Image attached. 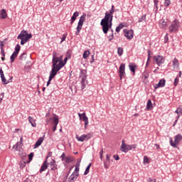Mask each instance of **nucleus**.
<instances>
[{"label": "nucleus", "mask_w": 182, "mask_h": 182, "mask_svg": "<svg viewBox=\"0 0 182 182\" xmlns=\"http://www.w3.org/2000/svg\"><path fill=\"white\" fill-rule=\"evenodd\" d=\"M53 67L50 73L48 81L47 82V86L50 85L52 80L56 76L59 70L65 66L63 63V55L58 57V53L54 52L53 53Z\"/></svg>", "instance_id": "1"}, {"label": "nucleus", "mask_w": 182, "mask_h": 182, "mask_svg": "<svg viewBox=\"0 0 182 182\" xmlns=\"http://www.w3.org/2000/svg\"><path fill=\"white\" fill-rule=\"evenodd\" d=\"M113 21V15L109 14V12L105 13V18L102 19L100 25L102 26V31L104 33H107L109 29L112 28V22Z\"/></svg>", "instance_id": "2"}, {"label": "nucleus", "mask_w": 182, "mask_h": 182, "mask_svg": "<svg viewBox=\"0 0 182 182\" xmlns=\"http://www.w3.org/2000/svg\"><path fill=\"white\" fill-rule=\"evenodd\" d=\"M32 38L31 33H28L25 30L21 31V33L17 36V39H21V45H25L29 39Z\"/></svg>", "instance_id": "3"}, {"label": "nucleus", "mask_w": 182, "mask_h": 182, "mask_svg": "<svg viewBox=\"0 0 182 182\" xmlns=\"http://www.w3.org/2000/svg\"><path fill=\"white\" fill-rule=\"evenodd\" d=\"M50 122H53L52 123L54 125L53 127V132H56V128L59 124V117L57 115H54L53 117L47 118L46 119L47 124Z\"/></svg>", "instance_id": "4"}, {"label": "nucleus", "mask_w": 182, "mask_h": 182, "mask_svg": "<svg viewBox=\"0 0 182 182\" xmlns=\"http://www.w3.org/2000/svg\"><path fill=\"white\" fill-rule=\"evenodd\" d=\"M136 147H137L136 144L127 145L124 143V140H122L120 150L121 151H123V153H127V151L133 150V149H136Z\"/></svg>", "instance_id": "5"}, {"label": "nucleus", "mask_w": 182, "mask_h": 182, "mask_svg": "<svg viewBox=\"0 0 182 182\" xmlns=\"http://www.w3.org/2000/svg\"><path fill=\"white\" fill-rule=\"evenodd\" d=\"M180 28V21L177 19H175L172 21L171 26H169V32H178Z\"/></svg>", "instance_id": "6"}, {"label": "nucleus", "mask_w": 182, "mask_h": 182, "mask_svg": "<svg viewBox=\"0 0 182 182\" xmlns=\"http://www.w3.org/2000/svg\"><path fill=\"white\" fill-rule=\"evenodd\" d=\"M93 137V135L90 133L82 134L80 136L78 135H75V139L77 140V141H87V140H90V138Z\"/></svg>", "instance_id": "7"}, {"label": "nucleus", "mask_w": 182, "mask_h": 182, "mask_svg": "<svg viewBox=\"0 0 182 182\" xmlns=\"http://www.w3.org/2000/svg\"><path fill=\"white\" fill-rule=\"evenodd\" d=\"M182 140V135L181 134H177L174 137V141H173V139H170V144L172 146V147H176L178 146V144H180V141Z\"/></svg>", "instance_id": "8"}, {"label": "nucleus", "mask_w": 182, "mask_h": 182, "mask_svg": "<svg viewBox=\"0 0 182 182\" xmlns=\"http://www.w3.org/2000/svg\"><path fill=\"white\" fill-rule=\"evenodd\" d=\"M86 19V14H83L78 21V24L77 26V31L75 33V35H79L80 33V31H82V26H83V22H85V20Z\"/></svg>", "instance_id": "9"}, {"label": "nucleus", "mask_w": 182, "mask_h": 182, "mask_svg": "<svg viewBox=\"0 0 182 182\" xmlns=\"http://www.w3.org/2000/svg\"><path fill=\"white\" fill-rule=\"evenodd\" d=\"M126 64L121 63L119 69V79L122 80L123 77H125L126 76Z\"/></svg>", "instance_id": "10"}, {"label": "nucleus", "mask_w": 182, "mask_h": 182, "mask_svg": "<svg viewBox=\"0 0 182 182\" xmlns=\"http://www.w3.org/2000/svg\"><path fill=\"white\" fill-rule=\"evenodd\" d=\"M21 50V46H19V44H17L15 47V50L13 53V54L11 55L10 59H11V63L15 62V58H17L18 54L19 53V51Z\"/></svg>", "instance_id": "11"}, {"label": "nucleus", "mask_w": 182, "mask_h": 182, "mask_svg": "<svg viewBox=\"0 0 182 182\" xmlns=\"http://www.w3.org/2000/svg\"><path fill=\"white\" fill-rule=\"evenodd\" d=\"M81 77H82L81 89H82V90H83V89L86 88V84L87 83V81L86 80V71H85V70L81 71Z\"/></svg>", "instance_id": "12"}, {"label": "nucleus", "mask_w": 182, "mask_h": 182, "mask_svg": "<svg viewBox=\"0 0 182 182\" xmlns=\"http://www.w3.org/2000/svg\"><path fill=\"white\" fill-rule=\"evenodd\" d=\"M154 60L158 66H161L164 63L165 59L161 55H154L153 57Z\"/></svg>", "instance_id": "13"}, {"label": "nucleus", "mask_w": 182, "mask_h": 182, "mask_svg": "<svg viewBox=\"0 0 182 182\" xmlns=\"http://www.w3.org/2000/svg\"><path fill=\"white\" fill-rule=\"evenodd\" d=\"M23 140V138L21 136L20 138V141L17 142L16 144L13 146L14 150H16V151H20L21 147L22 146V141Z\"/></svg>", "instance_id": "14"}, {"label": "nucleus", "mask_w": 182, "mask_h": 182, "mask_svg": "<svg viewBox=\"0 0 182 182\" xmlns=\"http://www.w3.org/2000/svg\"><path fill=\"white\" fill-rule=\"evenodd\" d=\"M124 36L125 38H127V39H132L133 38V31L132 30H127V29H124Z\"/></svg>", "instance_id": "15"}, {"label": "nucleus", "mask_w": 182, "mask_h": 182, "mask_svg": "<svg viewBox=\"0 0 182 182\" xmlns=\"http://www.w3.org/2000/svg\"><path fill=\"white\" fill-rule=\"evenodd\" d=\"M49 164L50 166L52 171H56V170H58V165L56 164V161L52 159Z\"/></svg>", "instance_id": "16"}, {"label": "nucleus", "mask_w": 182, "mask_h": 182, "mask_svg": "<svg viewBox=\"0 0 182 182\" xmlns=\"http://www.w3.org/2000/svg\"><path fill=\"white\" fill-rule=\"evenodd\" d=\"M166 85V80L164 79L160 80L159 83L155 85V89H159V87H164Z\"/></svg>", "instance_id": "17"}, {"label": "nucleus", "mask_w": 182, "mask_h": 182, "mask_svg": "<svg viewBox=\"0 0 182 182\" xmlns=\"http://www.w3.org/2000/svg\"><path fill=\"white\" fill-rule=\"evenodd\" d=\"M1 77L3 85H8V83H11L12 82V79H14V77H11L10 80H7L6 78H5V75L1 76Z\"/></svg>", "instance_id": "18"}, {"label": "nucleus", "mask_w": 182, "mask_h": 182, "mask_svg": "<svg viewBox=\"0 0 182 182\" xmlns=\"http://www.w3.org/2000/svg\"><path fill=\"white\" fill-rule=\"evenodd\" d=\"M47 169H48V161L46 160L41 167L40 173H42L43 171H46Z\"/></svg>", "instance_id": "19"}, {"label": "nucleus", "mask_w": 182, "mask_h": 182, "mask_svg": "<svg viewBox=\"0 0 182 182\" xmlns=\"http://www.w3.org/2000/svg\"><path fill=\"white\" fill-rule=\"evenodd\" d=\"M172 66L173 68V69H178V67L180 66V64L178 63V59L177 58H174L172 61Z\"/></svg>", "instance_id": "20"}, {"label": "nucleus", "mask_w": 182, "mask_h": 182, "mask_svg": "<svg viewBox=\"0 0 182 182\" xmlns=\"http://www.w3.org/2000/svg\"><path fill=\"white\" fill-rule=\"evenodd\" d=\"M78 116L80 119H82V120L83 122H85V123L89 122V118H87V117L86 116V113L85 112L82 114L78 113Z\"/></svg>", "instance_id": "21"}, {"label": "nucleus", "mask_w": 182, "mask_h": 182, "mask_svg": "<svg viewBox=\"0 0 182 182\" xmlns=\"http://www.w3.org/2000/svg\"><path fill=\"white\" fill-rule=\"evenodd\" d=\"M77 177H79V173L73 172L72 175L69 177V180H70V181H75V180H76Z\"/></svg>", "instance_id": "22"}, {"label": "nucleus", "mask_w": 182, "mask_h": 182, "mask_svg": "<svg viewBox=\"0 0 182 182\" xmlns=\"http://www.w3.org/2000/svg\"><path fill=\"white\" fill-rule=\"evenodd\" d=\"M0 15L1 19H6V18H8V14H6V10L5 9L1 10Z\"/></svg>", "instance_id": "23"}, {"label": "nucleus", "mask_w": 182, "mask_h": 182, "mask_svg": "<svg viewBox=\"0 0 182 182\" xmlns=\"http://www.w3.org/2000/svg\"><path fill=\"white\" fill-rule=\"evenodd\" d=\"M43 142V138L40 137L38 139V141L36 142V144L34 145V149H37V147H39V146H41V144H42Z\"/></svg>", "instance_id": "24"}, {"label": "nucleus", "mask_w": 182, "mask_h": 182, "mask_svg": "<svg viewBox=\"0 0 182 182\" xmlns=\"http://www.w3.org/2000/svg\"><path fill=\"white\" fill-rule=\"evenodd\" d=\"M159 26L160 28H162V29H164V28L167 27V22H166L164 19H161L159 21Z\"/></svg>", "instance_id": "25"}, {"label": "nucleus", "mask_w": 182, "mask_h": 182, "mask_svg": "<svg viewBox=\"0 0 182 182\" xmlns=\"http://www.w3.org/2000/svg\"><path fill=\"white\" fill-rule=\"evenodd\" d=\"M29 163V161H28L27 160H21L19 162V167L20 168H24V167L26 166V164Z\"/></svg>", "instance_id": "26"}, {"label": "nucleus", "mask_w": 182, "mask_h": 182, "mask_svg": "<svg viewBox=\"0 0 182 182\" xmlns=\"http://www.w3.org/2000/svg\"><path fill=\"white\" fill-rule=\"evenodd\" d=\"M28 122L33 127H36V121L32 117H28Z\"/></svg>", "instance_id": "27"}, {"label": "nucleus", "mask_w": 182, "mask_h": 182, "mask_svg": "<svg viewBox=\"0 0 182 182\" xmlns=\"http://www.w3.org/2000/svg\"><path fill=\"white\" fill-rule=\"evenodd\" d=\"M79 16V12L76 11L73 14V16L71 17V23H73L75 21H76V17Z\"/></svg>", "instance_id": "28"}, {"label": "nucleus", "mask_w": 182, "mask_h": 182, "mask_svg": "<svg viewBox=\"0 0 182 182\" xmlns=\"http://www.w3.org/2000/svg\"><path fill=\"white\" fill-rule=\"evenodd\" d=\"M129 70H131V72H132L134 75V73H136V69L137 68V65H129Z\"/></svg>", "instance_id": "29"}, {"label": "nucleus", "mask_w": 182, "mask_h": 182, "mask_svg": "<svg viewBox=\"0 0 182 182\" xmlns=\"http://www.w3.org/2000/svg\"><path fill=\"white\" fill-rule=\"evenodd\" d=\"M65 160L67 164H69V163H72V161H74L75 158H73V156H67L65 158Z\"/></svg>", "instance_id": "30"}, {"label": "nucleus", "mask_w": 182, "mask_h": 182, "mask_svg": "<svg viewBox=\"0 0 182 182\" xmlns=\"http://www.w3.org/2000/svg\"><path fill=\"white\" fill-rule=\"evenodd\" d=\"M146 109L147 110H150L153 109V104L151 103V100H149L147 105H146Z\"/></svg>", "instance_id": "31"}, {"label": "nucleus", "mask_w": 182, "mask_h": 182, "mask_svg": "<svg viewBox=\"0 0 182 182\" xmlns=\"http://www.w3.org/2000/svg\"><path fill=\"white\" fill-rule=\"evenodd\" d=\"M90 167H92V164H90L86 168L85 171L84 172V176H87L89 174V171L90 170Z\"/></svg>", "instance_id": "32"}, {"label": "nucleus", "mask_w": 182, "mask_h": 182, "mask_svg": "<svg viewBox=\"0 0 182 182\" xmlns=\"http://www.w3.org/2000/svg\"><path fill=\"white\" fill-rule=\"evenodd\" d=\"M90 55V50H87V51H85L84 53H83V58L84 59H87V58H89V55Z\"/></svg>", "instance_id": "33"}, {"label": "nucleus", "mask_w": 182, "mask_h": 182, "mask_svg": "<svg viewBox=\"0 0 182 182\" xmlns=\"http://www.w3.org/2000/svg\"><path fill=\"white\" fill-rule=\"evenodd\" d=\"M117 53L119 56H122L123 55V48L119 47L117 49Z\"/></svg>", "instance_id": "34"}, {"label": "nucleus", "mask_w": 182, "mask_h": 182, "mask_svg": "<svg viewBox=\"0 0 182 182\" xmlns=\"http://www.w3.org/2000/svg\"><path fill=\"white\" fill-rule=\"evenodd\" d=\"M124 26L123 23L119 24L115 29L116 32H120V30L123 29Z\"/></svg>", "instance_id": "35"}, {"label": "nucleus", "mask_w": 182, "mask_h": 182, "mask_svg": "<svg viewBox=\"0 0 182 182\" xmlns=\"http://www.w3.org/2000/svg\"><path fill=\"white\" fill-rule=\"evenodd\" d=\"M26 58V53H23L19 56L20 60H23V59H25Z\"/></svg>", "instance_id": "36"}, {"label": "nucleus", "mask_w": 182, "mask_h": 182, "mask_svg": "<svg viewBox=\"0 0 182 182\" xmlns=\"http://www.w3.org/2000/svg\"><path fill=\"white\" fill-rule=\"evenodd\" d=\"M33 159V152H31L30 154H28V160L29 163L32 161V159Z\"/></svg>", "instance_id": "37"}, {"label": "nucleus", "mask_w": 182, "mask_h": 182, "mask_svg": "<svg viewBox=\"0 0 182 182\" xmlns=\"http://www.w3.org/2000/svg\"><path fill=\"white\" fill-rule=\"evenodd\" d=\"M20 156L21 160H26V153H22Z\"/></svg>", "instance_id": "38"}, {"label": "nucleus", "mask_w": 182, "mask_h": 182, "mask_svg": "<svg viewBox=\"0 0 182 182\" xmlns=\"http://www.w3.org/2000/svg\"><path fill=\"white\" fill-rule=\"evenodd\" d=\"M154 4L155 8H156V9H159V0H154Z\"/></svg>", "instance_id": "39"}, {"label": "nucleus", "mask_w": 182, "mask_h": 182, "mask_svg": "<svg viewBox=\"0 0 182 182\" xmlns=\"http://www.w3.org/2000/svg\"><path fill=\"white\" fill-rule=\"evenodd\" d=\"M171 4L170 0H165L164 5L165 6H169V5Z\"/></svg>", "instance_id": "40"}, {"label": "nucleus", "mask_w": 182, "mask_h": 182, "mask_svg": "<svg viewBox=\"0 0 182 182\" xmlns=\"http://www.w3.org/2000/svg\"><path fill=\"white\" fill-rule=\"evenodd\" d=\"M106 160L108 161V166L110 165V155L107 154L106 155Z\"/></svg>", "instance_id": "41"}, {"label": "nucleus", "mask_w": 182, "mask_h": 182, "mask_svg": "<svg viewBox=\"0 0 182 182\" xmlns=\"http://www.w3.org/2000/svg\"><path fill=\"white\" fill-rule=\"evenodd\" d=\"M150 53H151V51L148 50V59H147V62H146V66H148V65H149V60H150Z\"/></svg>", "instance_id": "42"}, {"label": "nucleus", "mask_w": 182, "mask_h": 182, "mask_svg": "<svg viewBox=\"0 0 182 182\" xmlns=\"http://www.w3.org/2000/svg\"><path fill=\"white\" fill-rule=\"evenodd\" d=\"M177 114H179V113H181V114H182V109L181 108H178L176 112H175Z\"/></svg>", "instance_id": "43"}, {"label": "nucleus", "mask_w": 182, "mask_h": 182, "mask_svg": "<svg viewBox=\"0 0 182 182\" xmlns=\"http://www.w3.org/2000/svg\"><path fill=\"white\" fill-rule=\"evenodd\" d=\"M146 20V16H142L138 21V22H143V21Z\"/></svg>", "instance_id": "44"}, {"label": "nucleus", "mask_w": 182, "mask_h": 182, "mask_svg": "<svg viewBox=\"0 0 182 182\" xmlns=\"http://www.w3.org/2000/svg\"><path fill=\"white\" fill-rule=\"evenodd\" d=\"M148 78H149V74H147V73H144V74L142 75V79L146 80V79H148Z\"/></svg>", "instance_id": "45"}, {"label": "nucleus", "mask_w": 182, "mask_h": 182, "mask_svg": "<svg viewBox=\"0 0 182 182\" xmlns=\"http://www.w3.org/2000/svg\"><path fill=\"white\" fill-rule=\"evenodd\" d=\"M144 163L149 164V157H147L146 156H144Z\"/></svg>", "instance_id": "46"}, {"label": "nucleus", "mask_w": 182, "mask_h": 182, "mask_svg": "<svg viewBox=\"0 0 182 182\" xmlns=\"http://www.w3.org/2000/svg\"><path fill=\"white\" fill-rule=\"evenodd\" d=\"M113 157H114V160H120V157L119 156V155H116V154H114V156H113Z\"/></svg>", "instance_id": "47"}, {"label": "nucleus", "mask_w": 182, "mask_h": 182, "mask_svg": "<svg viewBox=\"0 0 182 182\" xmlns=\"http://www.w3.org/2000/svg\"><path fill=\"white\" fill-rule=\"evenodd\" d=\"M174 85L175 86H177L178 85V78H175Z\"/></svg>", "instance_id": "48"}, {"label": "nucleus", "mask_w": 182, "mask_h": 182, "mask_svg": "<svg viewBox=\"0 0 182 182\" xmlns=\"http://www.w3.org/2000/svg\"><path fill=\"white\" fill-rule=\"evenodd\" d=\"M100 157L101 159H103V149H101V151L100 152Z\"/></svg>", "instance_id": "49"}, {"label": "nucleus", "mask_w": 182, "mask_h": 182, "mask_svg": "<svg viewBox=\"0 0 182 182\" xmlns=\"http://www.w3.org/2000/svg\"><path fill=\"white\" fill-rule=\"evenodd\" d=\"M147 182H156V179L151 178H149Z\"/></svg>", "instance_id": "50"}, {"label": "nucleus", "mask_w": 182, "mask_h": 182, "mask_svg": "<svg viewBox=\"0 0 182 182\" xmlns=\"http://www.w3.org/2000/svg\"><path fill=\"white\" fill-rule=\"evenodd\" d=\"M1 56L5 57V50H4V48H1Z\"/></svg>", "instance_id": "51"}, {"label": "nucleus", "mask_w": 182, "mask_h": 182, "mask_svg": "<svg viewBox=\"0 0 182 182\" xmlns=\"http://www.w3.org/2000/svg\"><path fill=\"white\" fill-rule=\"evenodd\" d=\"M114 38V34L112 33L111 36H109V41H113V38Z\"/></svg>", "instance_id": "52"}, {"label": "nucleus", "mask_w": 182, "mask_h": 182, "mask_svg": "<svg viewBox=\"0 0 182 182\" xmlns=\"http://www.w3.org/2000/svg\"><path fill=\"white\" fill-rule=\"evenodd\" d=\"M65 153H63L62 155L60 156V159H61L62 161H63V160H65Z\"/></svg>", "instance_id": "53"}, {"label": "nucleus", "mask_w": 182, "mask_h": 182, "mask_svg": "<svg viewBox=\"0 0 182 182\" xmlns=\"http://www.w3.org/2000/svg\"><path fill=\"white\" fill-rule=\"evenodd\" d=\"M79 170H80V168H79V167L75 166V169L74 173H77V174H79Z\"/></svg>", "instance_id": "54"}, {"label": "nucleus", "mask_w": 182, "mask_h": 182, "mask_svg": "<svg viewBox=\"0 0 182 182\" xmlns=\"http://www.w3.org/2000/svg\"><path fill=\"white\" fill-rule=\"evenodd\" d=\"M66 40V35H63V37H62V38H61V43H62V42H63L64 41H65Z\"/></svg>", "instance_id": "55"}, {"label": "nucleus", "mask_w": 182, "mask_h": 182, "mask_svg": "<svg viewBox=\"0 0 182 182\" xmlns=\"http://www.w3.org/2000/svg\"><path fill=\"white\" fill-rule=\"evenodd\" d=\"M0 75H1V77L5 76V75H4V71L2 70V68L0 69Z\"/></svg>", "instance_id": "56"}, {"label": "nucleus", "mask_w": 182, "mask_h": 182, "mask_svg": "<svg viewBox=\"0 0 182 182\" xmlns=\"http://www.w3.org/2000/svg\"><path fill=\"white\" fill-rule=\"evenodd\" d=\"M109 14H110V15H113V14H114V9H111Z\"/></svg>", "instance_id": "57"}, {"label": "nucleus", "mask_w": 182, "mask_h": 182, "mask_svg": "<svg viewBox=\"0 0 182 182\" xmlns=\"http://www.w3.org/2000/svg\"><path fill=\"white\" fill-rule=\"evenodd\" d=\"M1 50L4 49V43L2 41L0 42Z\"/></svg>", "instance_id": "58"}, {"label": "nucleus", "mask_w": 182, "mask_h": 182, "mask_svg": "<svg viewBox=\"0 0 182 182\" xmlns=\"http://www.w3.org/2000/svg\"><path fill=\"white\" fill-rule=\"evenodd\" d=\"M165 42H167V41H168V34H166L165 36Z\"/></svg>", "instance_id": "59"}, {"label": "nucleus", "mask_w": 182, "mask_h": 182, "mask_svg": "<svg viewBox=\"0 0 182 182\" xmlns=\"http://www.w3.org/2000/svg\"><path fill=\"white\" fill-rule=\"evenodd\" d=\"M87 124H89V121L87 122H85V129H87Z\"/></svg>", "instance_id": "60"}, {"label": "nucleus", "mask_w": 182, "mask_h": 182, "mask_svg": "<svg viewBox=\"0 0 182 182\" xmlns=\"http://www.w3.org/2000/svg\"><path fill=\"white\" fill-rule=\"evenodd\" d=\"M75 167L80 168V162H77L76 165H75Z\"/></svg>", "instance_id": "61"}, {"label": "nucleus", "mask_w": 182, "mask_h": 182, "mask_svg": "<svg viewBox=\"0 0 182 182\" xmlns=\"http://www.w3.org/2000/svg\"><path fill=\"white\" fill-rule=\"evenodd\" d=\"M24 182H32V181H31V179L29 178H26Z\"/></svg>", "instance_id": "62"}, {"label": "nucleus", "mask_w": 182, "mask_h": 182, "mask_svg": "<svg viewBox=\"0 0 182 182\" xmlns=\"http://www.w3.org/2000/svg\"><path fill=\"white\" fill-rule=\"evenodd\" d=\"M155 146H156L157 150H159V149H160V145H159V144H155Z\"/></svg>", "instance_id": "63"}, {"label": "nucleus", "mask_w": 182, "mask_h": 182, "mask_svg": "<svg viewBox=\"0 0 182 182\" xmlns=\"http://www.w3.org/2000/svg\"><path fill=\"white\" fill-rule=\"evenodd\" d=\"M1 60H3V61L5 60V57L2 56L1 57Z\"/></svg>", "instance_id": "64"}]
</instances>
